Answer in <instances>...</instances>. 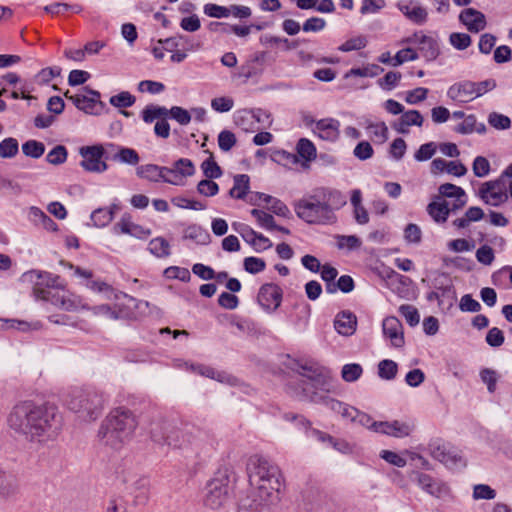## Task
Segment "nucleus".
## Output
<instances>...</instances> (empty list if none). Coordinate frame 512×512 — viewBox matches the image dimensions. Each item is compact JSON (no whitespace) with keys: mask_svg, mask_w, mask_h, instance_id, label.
I'll return each instance as SVG.
<instances>
[{"mask_svg":"<svg viewBox=\"0 0 512 512\" xmlns=\"http://www.w3.org/2000/svg\"><path fill=\"white\" fill-rule=\"evenodd\" d=\"M114 218V211L107 208H98L91 214V220L96 227L107 226Z\"/></svg>","mask_w":512,"mask_h":512,"instance_id":"40","label":"nucleus"},{"mask_svg":"<svg viewBox=\"0 0 512 512\" xmlns=\"http://www.w3.org/2000/svg\"><path fill=\"white\" fill-rule=\"evenodd\" d=\"M168 167L156 164H144L136 168V175L150 182H164L167 176Z\"/></svg>","mask_w":512,"mask_h":512,"instance_id":"25","label":"nucleus"},{"mask_svg":"<svg viewBox=\"0 0 512 512\" xmlns=\"http://www.w3.org/2000/svg\"><path fill=\"white\" fill-rule=\"evenodd\" d=\"M183 239L191 240L198 245H207L210 243L211 237L209 232L198 224H191L183 231Z\"/></svg>","mask_w":512,"mask_h":512,"instance_id":"31","label":"nucleus"},{"mask_svg":"<svg viewBox=\"0 0 512 512\" xmlns=\"http://www.w3.org/2000/svg\"><path fill=\"white\" fill-rule=\"evenodd\" d=\"M276 505L277 503L268 502L266 499L261 498V496L247 493L239 501L238 512H271L272 508Z\"/></svg>","mask_w":512,"mask_h":512,"instance_id":"19","label":"nucleus"},{"mask_svg":"<svg viewBox=\"0 0 512 512\" xmlns=\"http://www.w3.org/2000/svg\"><path fill=\"white\" fill-rule=\"evenodd\" d=\"M136 101V98L128 91H122L117 95L110 97V104L116 108L131 107Z\"/></svg>","mask_w":512,"mask_h":512,"instance_id":"46","label":"nucleus"},{"mask_svg":"<svg viewBox=\"0 0 512 512\" xmlns=\"http://www.w3.org/2000/svg\"><path fill=\"white\" fill-rule=\"evenodd\" d=\"M447 96L456 102L467 103L476 98L474 82L465 80L454 83L448 88Z\"/></svg>","mask_w":512,"mask_h":512,"instance_id":"20","label":"nucleus"},{"mask_svg":"<svg viewBox=\"0 0 512 512\" xmlns=\"http://www.w3.org/2000/svg\"><path fill=\"white\" fill-rule=\"evenodd\" d=\"M67 155V149L63 145H57L49 151L46 156V160L50 164L59 165L66 161Z\"/></svg>","mask_w":512,"mask_h":512,"instance_id":"53","label":"nucleus"},{"mask_svg":"<svg viewBox=\"0 0 512 512\" xmlns=\"http://www.w3.org/2000/svg\"><path fill=\"white\" fill-rule=\"evenodd\" d=\"M488 123L497 130H506L511 127L510 118L497 112H491L488 115Z\"/></svg>","mask_w":512,"mask_h":512,"instance_id":"50","label":"nucleus"},{"mask_svg":"<svg viewBox=\"0 0 512 512\" xmlns=\"http://www.w3.org/2000/svg\"><path fill=\"white\" fill-rule=\"evenodd\" d=\"M243 266L246 272L257 274L265 270L266 263L261 258L250 256L244 259Z\"/></svg>","mask_w":512,"mask_h":512,"instance_id":"52","label":"nucleus"},{"mask_svg":"<svg viewBox=\"0 0 512 512\" xmlns=\"http://www.w3.org/2000/svg\"><path fill=\"white\" fill-rule=\"evenodd\" d=\"M381 72H383V68L380 67L377 64H368L365 67L362 68H352L346 74L344 77L350 78V77H376Z\"/></svg>","mask_w":512,"mask_h":512,"instance_id":"38","label":"nucleus"},{"mask_svg":"<svg viewBox=\"0 0 512 512\" xmlns=\"http://www.w3.org/2000/svg\"><path fill=\"white\" fill-rule=\"evenodd\" d=\"M480 378L487 385L488 391L494 393L499 378L497 372L490 368H484L480 371Z\"/></svg>","mask_w":512,"mask_h":512,"instance_id":"58","label":"nucleus"},{"mask_svg":"<svg viewBox=\"0 0 512 512\" xmlns=\"http://www.w3.org/2000/svg\"><path fill=\"white\" fill-rule=\"evenodd\" d=\"M400 11L413 23L422 25L427 21L428 12L417 2L399 4Z\"/></svg>","mask_w":512,"mask_h":512,"instance_id":"29","label":"nucleus"},{"mask_svg":"<svg viewBox=\"0 0 512 512\" xmlns=\"http://www.w3.org/2000/svg\"><path fill=\"white\" fill-rule=\"evenodd\" d=\"M138 423L133 412L118 407L109 412L98 430L99 441L114 450L121 449L133 436Z\"/></svg>","mask_w":512,"mask_h":512,"instance_id":"3","label":"nucleus"},{"mask_svg":"<svg viewBox=\"0 0 512 512\" xmlns=\"http://www.w3.org/2000/svg\"><path fill=\"white\" fill-rule=\"evenodd\" d=\"M472 170L476 177H486L491 170L490 162L483 156H477L473 161Z\"/></svg>","mask_w":512,"mask_h":512,"instance_id":"51","label":"nucleus"},{"mask_svg":"<svg viewBox=\"0 0 512 512\" xmlns=\"http://www.w3.org/2000/svg\"><path fill=\"white\" fill-rule=\"evenodd\" d=\"M173 205L182 208V209H191V210H204L206 209V205L200 201L190 200L183 196H177L172 199Z\"/></svg>","mask_w":512,"mask_h":512,"instance_id":"55","label":"nucleus"},{"mask_svg":"<svg viewBox=\"0 0 512 512\" xmlns=\"http://www.w3.org/2000/svg\"><path fill=\"white\" fill-rule=\"evenodd\" d=\"M106 147L117 148L116 153H114L111 157V160L115 162L135 166L140 161L139 154L135 149L122 146H115L112 143L107 144Z\"/></svg>","mask_w":512,"mask_h":512,"instance_id":"30","label":"nucleus"},{"mask_svg":"<svg viewBox=\"0 0 512 512\" xmlns=\"http://www.w3.org/2000/svg\"><path fill=\"white\" fill-rule=\"evenodd\" d=\"M164 276L168 279H178L182 282H189L191 279L190 271L187 268L170 266L164 270Z\"/></svg>","mask_w":512,"mask_h":512,"instance_id":"49","label":"nucleus"},{"mask_svg":"<svg viewBox=\"0 0 512 512\" xmlns=\"http://www.w3.org/2000/svg\"><path fill=\"white\" fill-rule=\"evenodd\" d=\"M19 151V144L17 139L9 137L0 142V157L12 158Z\"/></svg>","mask_w":512,"mask_h":512,"instance_id":"45","label":"nucleus"},{"mask_svg":"<svg viewBox=\"0 0 512 512\" xmlns=\"http://www.w3.org/2000/svg\"><path fill=\"white\" fill-rule=\"evenodd\" d=\"M298 374L301 377L297 396L309 400V394L319 391H330L328 371L319 365H300Z\"/></svg>","mask_w":512,"mask_h":512,"instance_id":"6","label":"nucleus"},{"mask_svg":"<svg viewBox=\"0 0 512 512\" xmlns=\"http://www.w3.org/2000/svg\"><path fill=\"white\" fill-rule=\"evenodd\" d=\"M22 151L26 156L38 159L44 154L45 146L42 142L28 140L22 145Z\"/></svg>","mask_w":512,"mask_h":512,"instance_id":"43","label":"nucleus"},{"mask_svg":"<svg viewBox=\"0 0 512 512\" xmlns=\"http://www.w3.org/2000/svg\"><path fill=\"white\" fill-rule=\"evenodd\" d=\"M399 313L405 318L406 322L411 327H415L419 324L420 315L417 308L414 306L403 304L399 307Z\"/></svg>","mask_w":512,"mask_h":512,"instance_id":"48","label":"nucleus"},{"mask_svg":"<svg viewBox=\"0 0 512 512\" xmlns=\"http://www.w3.org/2000/svg\"><path fill=\"white\" fill-rule=\"evenodd\" d=\"M402 42L419 44V50L427 61L435 60L440 54L437 41L423 33H415L411 37L404 39Z\"/></svg>","mask_w":512,"mask_h":512,"instance_id":"16","label":"nucleus"},{"mask_svg":"<svg viewBox=\"0 0 512 512\" xmlns=\"http://www.w3.org/2000/svg\"><path fill=\"white\" fill-rule=\"evenodd\" d=\"M337 247L353 251L361 247V240L355 235H338L336 237Z\"/></svg>","mask_w":512,"mask_h":512,"instance_id":"47","label":"nucleus"},{"mask_svg":"<svg viewBox=\"0 0 512 512\" xmlns=\"http://www.w3.org/2000/svg\"><path fill=\"white\" fill-rule=\"evenodd\" d=\"M282 289L273 283L262 285L258 292V303L267 312H274L282 302Z\"/></svg>","mask_w":512,"mask_h":512,"instance_id":"12","label":"nucleus"},{"mask_svg":"<svg viewBox=\"0 0 512 512\" xmlns=\"http://www.w3.org/2000/svg\"><path fill=\"white\" fill-rule=\"evenodd\" d=\"M112 232L115 235L127 234L139 239L146 238L151 233L149 229H144L142 226L135 224L128 213L123 214L121 219L114 224Z\"/></svg>","mask_w":512,"mask_h":512,"instance_id":"18","label":"nucleus"},{"mask_svg":"<svg viewBox=\"0 0 512 512\" xmlns=\"http://www.w3.org/2000/svg\"><path fill=\"white\" fill-rule=\"evenodd\" d=\"M197 191L205 197H212L219 192V186L213 179L207 178L198 183Z\"/></svg>","mask_w":512,"mask_h":512,"instance_id":"57","label":"nucleus"},{"mask_svg":"<svg viewBox=\"0 0 512 512\" xmlns=\"http://www.w3.org/2000/svg\"><path fill=\"white\" fill-rule=\"evenodd\" d=\"M79 153L83 158L80 165L85 171L102 173L108 169V165L103 161L106 150L102 145L83 146Z\"/></svg>","mask_w":512,"mask_h":512,"instance_id":"9","label":"nucleus"},{"mask_svg":"<svg viewBox=\"0 0 512 512\" xmlns=\"http://www.w3.org/2000/svg\"><path fill=\"white\" fill-rule=\"evenodd\" d=\"M297 154L306 162H311L316 158V147L312 141L307 138H301L296 145Z\"/></svg>","mask_w":512,"mask_h":512,"instance_id":"37","label":"nucleus"},{"mask_svg":"<svg viewBox=\"0 0 512 512\" xmlns=\"http://www.w3.org/2000/svg\"><path fill=\"white\" fill-rule=\"evenodd\" d=\"M195 166L190 159L180 158L173 163L171 167H168L167 176L165 183L183 186L186 182V178L194 175Z\"/></svg>","mask_w":512,"mask_h":512,"instance_id":"11","label":"nucleus"},{"mask_svg":"<svg viewBox=\"0 0 512 512\" xmlns=\"http://www.w3.org/2000/svg\"><path fill=\"white\" fill-rule=\"evenodd\" d=\"M59 276L40 270H30L22 274L21 281L36 288L53 289L58 287Z\"/></svg>","mask_w":512,"mask_h":512,"instance_id":"15","label":"nucleus"},{"mask_svg":"<svg viewBox=\"0 0 512 512\" xmlns=\"http://www.w3.org/2000/svg\"><path fill=\"white\" fill-rule=\"evenodd\" d=\"M187 429L177 428L167 422L157 423L151 429V437L158 444L183 450Z\"/></svg>","mask_w":512,"mask_h":512,"instance_id":"8","label":"nucleus"},{"mask_svg":"<svg viewBox=\"0 0 512 512\" xmlns=\"http://www.w3.org/2000/svg\"><path fill=\"white\" fill-rule=\"evenodd\" d=\"M501 179L482 184L479 193L482 200L492 206H499L508 200L509 195L501 188Z\"/></svg>","mask_w":512,"mask_h":512,"instance_id":"13","label":"nucleus"},{"mask_svg":"<svg viewBox=\"0 0 512 512\" xmlns=\"http://www.w3.org/2000/svg\"><path fill=\"white\" fill-rule=\"evenodd\" d=\"M233 187L228 195L234 199H244L250 190V177L247 174H237L233 178Z\"/></svg>","mask_w":512,"mask_h":512,"instance_id":"33","label":"nucleus"},{"mask_svg":"<svg viewBox=\"0 0 512 512\" xmlns=\"http://www.w3.org/2000/svg\"><path fill=\"white\" fill-rule=\"evenodd\" d=\"M334 328L343 336H351L357 328V317L350 311L338 313L334 320Z\"/></svg>","mask_w":512,"mask_h":512,"instance_id":"26","label":"nucleus"},{"mask_svg":"<svg viewBox=\"0 0 512 512\" xmlns=\"http://www.w3.org/2000/svg\"><path fill=\"white\" fill-rule=\"evenodd\" d=\"M424 118L418 110H408L402 113L394 124V129L402 134L409 132L410 126H422Z\"/></svg>","mask_w":512,"mask_h":512,"instance_id":"28","label":"nucleus"},{"mask_svg":"<svg viewBox=\"0 0 512 512\" xmlns=\"http://www.w3.org/2000/svg\"><path fill=\"white\" fill-rule=\"evenodd\" d=\"M8 425L26 440L43 444L55 440L62 428L58 408L49 403L23 401L15 405L8 416Z\"/></svg>","mask_w":512,"mask_h":512,"instance_id":"1","label":"nucleus"},{"mask_svg":"<svg viewBox=\"0 0 512 512\" xmlns=\"http://www.w3.org/2000/svg\"><path fill=\"white\" fill-rule=\"evenodd\" d=\"M330 391H319L314 392L313 394H309V402L316 403V404H322L326 406L328 409H330L333 412L341 413V410L344 408V403L331 398L328 396V393Z\"/></svg>","mask_w":512,"mask_h":512,"instance_id":"32","label":"nucleus"},{"mask_svg":"<svg viewBox=\"0 0 512 512\" xmlns=\"http://www.w3.org/2000/svg\"><path fill=\"white\" fill-rule=\"evenodd\" d=\"M251 215L256 218L258 225L268 231H272L276 227L274 217L260 209H252Z\"/></svg>","mask_w":512,"mask_h":512,"instance_id":"44","label":"nucleus"},{"mask_svg":"<svg viewBox=\"0 0 512 512\" xmlns=\"http://www.w3.org/2000/svg\"><path fill=\"white\" fill-rule=\"evenodd\" d=\"M201 168L204 175L209 179H216L222 175L220 166L214 161L212 157L203 161Z\"/></svg>","mask_w":512,"mask_h":512,"instance_id":"59","label":"nucleus"},{"mask_svg":"<svg viewBox=\"0 0 512 512\" xmlns=\"http://www.w3.org/2000/svg\"><path fill=\"white\" fill-rule=\"evenodd\" d=\"M234 479L235 475L229 468L219 469L206 485L205 506L212 510L224 507L228 502L231 484Z\"/></svg>","mask_w":512,"mask_h":512,"instance_id":"5","label":"nucleus"},{"mask_svg":"<svg viewBox=\"0 0 512 512\" xmlns=\"http://www.w3.org/2000/svg\"><path fill=\"white\" fill-rule=\"evenodd\" d=\"M449 40L451 45L457 50H465L471 44V37L466 33H452Z\"/></svg>","mask_w":512,"mask_h":512,"instance_id":"64","label":"nucleus"},{"mask_svg":"<svg viewBox=\"0 0 512 512\" xmlns=\"http://www.w3.org/2000/svg\"><path fill=\"white\" fill-rule=\"evenodd\" d=\"M367 45V39L364 36H357L350 38L338 47L341 52H350L354 50H360L365 48Z\"/></svg>","mask_w":512,"mask_h":512,"instance_id":"54","label":"nucleus"},{"mask_svg":"<svg viewBox=\"0 0 512 512\" xmlns=\"http://www.w3.org/2000/svg\"><path fill=\"white\" fill-rule=\"evenodd\" d=\"M417 483L421 489L437 498H441L448 493V488L445 484L425 473H417Z\"/></svg>","mask_w":512,"mask_h":512,"instance_id":"24","label":"nucleus"},{"mask_svg":"<svg viewBox=\"0 0 512 512\" xmlns=\"http://www.w3.org/2000/svg\"><path fill=\"white\" fill-rule=\"evenodd\" d=\"M398 371V365L393 360L385 359L378 364V376L384 380H393Z\"/></svg>","mask_w":512,"mask_h":512,"instance_id":"39","label":"nucleus"},{"mask_svg":"<svg viewBox=\"0 0 512 512\" xmlns=\"http://www.w3.org/2000/svg\"><path fill=\"white\" fill-rule=\"evenodd\" d=\"M247 474L250 487L261 488V484L268 481L270 486H278V479L282 475L279 467L268 459L254 455L247 463ZM274 490L273 487H270Z\"/></svg>","mask_w":512,"mask_h":512,"instance_id":"7","label":"nucleus"},{"mask_svg":"<svg viewBox=\"0 0 512 512\" xmlns=\"http://www.w3.org/2000/svg\"><path fill=\"white\" fill-rule=\"evenodd\" d=\"M429 90L424 87H417L406 92L405 101L410 105L418 104L427 98Z\"/></svg>","mask_w":512,"mask_h":512,"instance_id":"62","label":"nucleus"},{"mask_svg":"<svg viewBox=\"0 0 512 512\" xmlns=\"http://www.w3.org/2000/svg\"><path fill=\"white\" fill-rule=\"evenodd\" d=\"M34 297L36 299L48 301L51 304L61 307L65 310H71L73 307V303L69 299H66L64 291H59L56 288H36L34 290Z\"/></svg>","mask_w":512,"mask_h":512,"instance_id":"21","label":"nucleus"},{"mask_svg":"<svg viewBox=\"0 0 512 512\" xmlns=\"http://www.w3.org/2000/svg\"><path fill=\"white\" fill-rule=\"evenodd\" d=\"M382 331L385 338L395 348H401L405 344L403 326L400 320L395 316H388L382 322Z\"/></svg>","mask_w":512,"mask_h":512,"instance_id":"17","label":"nucleus"},{"mask_svg":"<svg viewBox=\"0 0 512 512\" xmlns=\"http://www.w3.org/2000/svg\"><path fill=\"white\" fill-rule=\"evenodd\" d=\"M1 328L2 329H16L19 331H29L31 329H39L40 324L38 322L34 324H30L25 321L15 320V319H0Z\"/></svg>","mask_w":512,"mask_h":512,"instance_id":"42","label":"nucleus"},{"mask_svg":"<svg viewBox=\"0 0 512 512\" xmlns=\"http://www.w3.org/2000/svg\"><path fill=\"white\" fill-rule=\"evenodd\" d=\"M363 374V368L358 363L345 364L341 370V377L345 382H355Z\"/></svg>","mask_w":512,"mask_h":512,"instance_id":"41","label":"nucleus"},{"mask_svg":"<svg viewBox=\"0 0 512 512\" xmlns=\"http://www.w3.org/2000/svg\"><path fill=\"white\" fill-rule=\"evenodd\" d=\"M236 144V137L234 133L229 130H223L218 135V145L219 148L227 152L232 149V147Z\"/></svg>","mask_w":512,"mask_h":512,"instance_id":"63","label":"nucleus"},{"mask_svg":"<svg viewBox=\"0 0 512 512\" xmlns=\"http://www.w3.org/2000/svg\"><path fill=\"white\" fill-rule=\"evenodd\" d=\"M346 202V197L340 191L316 187L294 203V210L308 224L327 225L336 221L334 211L343 207Z\"/></svg>","mask_w":512,"mask_h":512,"instance_id":"2","label":"nucleus"},{"mask_svg":"<svg viewBox=\"0 0 512 512\" xmlns=\"http://www.w3.org/2000/svg\"><path fill=\"white\" fill-rule=\"evenodd\" d=\"M427 212L435 222L444 223L449 216L450 207L445 200L441 202L432 201L427 206Z\"/></svg>","mask_w":512,"mask_h":512,"instance_id":"34","label":"nucleus"},{"mask_svg":"<svg viewBox=\"0 0 512 512\" xmlns=\"http://www.w3.org/2000/svg\"><path fill=\"white\" fill-rule=\"evenodd\" d=\"M459 20L472 33L484 30L487 24L485 15L474 8L464 9L459 15Z\"/></svg>","mask_w":512,"mask_h":512,"instance_id":"22","label":"nucleus"},{"mask_svg":"<svg viewBox=\"0 0 512 512\" xmlns=\"http://www.w3.org/2000/svg\"><path fill=\"white\" fill-rule=\"evenodd\" d=\"M367 129L380 143H384L388 139V127L384 122L371 123L367 126Z\"/></svg>","mask_w":512,"mask_h":512,"instance_id":"61","label":"nucleus"},{"mask_svg":"<svg viewBox=\"0 0 512 512\" xmlns=\"http://www.w3.org/2000/svg\"><path fill=\"white\" fill-rule=\"evenodd\" d=\"M437 149L434 142L422 144L419 149L415 152L414 158L416 161L422 162L427 161L433 157Z\"/></svg>","mask_w":512,"mask_h":512,"instance_id":"60","label":"nucleus"},{"mask_svg":"<svg viewBox=\"0 0 512 512\" xmlns=\"http://www.w3.org/2000/svg\"><path fill=\"white\" fill-rule=\"evenodd\" d=\"M68 408L84 421H95L103 412L105 399L100 391L95 389H74L67 399Z\"/></svg>","mask_w":512,"mask_h":512,"instance_id":"4","label":"nucleus"},{"mask_svg":"<svg viewBox=\"0 0 512 512\" xmlns=\"http://www.w3.org/2000/svg\"><path fill=\"white\" fill-rule=\"evenodd\" d=\"M211 444V436L209 432L198 427H191L187 429L185 438L184 449L199 454L206 450Z\"/></svg>","mask_w":512,"mask_h":512,"instance_id":"14","label":"nucleus"},{"mask_svg":"<svg viewBox=\"0 0 512 512\" xmlns=\"http://www.w3.org/2000/svg\"><path fill=\"white\" fill-rule=\"evenodd\" d=\"M18 484L15 476L0 469V496L9 497L16 493Z\"/></svg>","mask_w":512,"mask_h":512,"instance_id":"36","label":"nucleus"},{"mask_svg":"<svg viewBox=\"0 0 512 512\" xmlns=\"http://www.w3.org/2000/svg\"><path fill=\"white\" fill-rule=\"evenodd\" d=\"M340 122L333 118L321 119L316 122L313 129L319 138L326 141H336L339 138Z\"/></svg>","mask_w":512,"mask_h":512,"instance_id":"23","label":"nucleus"},{"mask_svg":"<svg viewBox=\"0 0 512 512\" xmlns=\"http://www.w3.org/2000/svg\"><path fill=\"white\" fill-rule=\"evenodd\" d=\"M86 94L78 93L71 95L69 91L65 92V97L81 111L87 114H99L104 108V103L100 100V93L88 87L84 88Z\"/></svg>","mask_w":512,"mask_h":512,"instance_id":"10","label":"nucleus"},{"mask_svg":"<svg viewBox=\"0 0 512 512\" xmlns=\"http://www.w3.org/2000/svg\"><path fill=\"white\" fill-rule=\"evenodd\" d=\"M284 486V479L283 476H280V479H278V486L273 485V489L271 490L270 484H268V481H265L263 484H261V488H255L250 487L248 493L256 496H261V498L266 499L268 502H280V494L281 490Z\"/></svg>","mask_w":512,"mask_h":512,"instance_id":"27","label":"nucleus"},{"mask_svg":"<svg viewBox=\"0 0 512 512\" xmlns=\"http://www.w3.org/2000/svg\"><path fill=\"white\" fill-rule=\"evenodd\" d=\"M419 58L418 53L412 48L399 50L393 58L392 66L396 67L408 61H415Z\"/></svg>","mask_w":512,"mask_h":512,"instance_id":"56","label":"nucleus"},{"mask_svg":"<svg viewBox=\"0 0 512 512\" xmlns=\"http://www.w3.org/2000/svg\"><path fill=\"white\" fill-rule=\"evenodd\" d=\"M149 252L157 258H167L171 254L170 243L163 237H156L148 243Z\"/></svg>","mask_w":512,"mask_h":512,"instance_id":"35","label":"nucleus"}]
</instances>
